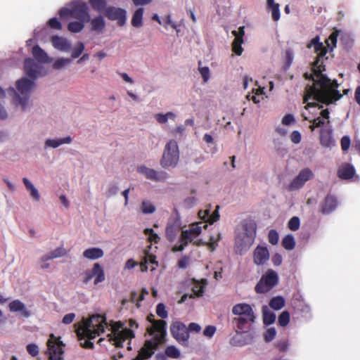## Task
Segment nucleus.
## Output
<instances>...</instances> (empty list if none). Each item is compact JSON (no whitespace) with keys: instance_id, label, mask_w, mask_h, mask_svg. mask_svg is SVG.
I'll list each match as a JSON object with an SVG mask.
<instances>
[{"instance_id":"f257e3e1","label":"nucleus","mask_w":360,"mask_h":360,"mask_svg":"<svg viewBox=\"0 0 360 360\" xmlns=\"http://www.w3.org/2000/svg\"><path fill=\"white\" fill-rule=\"evenodd\" d=\"M314 47L317 54L316 60L312 63V73H305V79H311L312 85H307L304 94V103L312 98L318 102L329 105L340 100L342 95L338 90L339 84L336 79H330L326 74L324 60L328 59L326 56L328 53L327 47L319 41V37L313 38L307 45V48Z\"/></svg>"},{"instance_id":"f03ea898","label":"nucleus","mask_w":360,"mask_h":360,"mask_svg":"<svg viewBox=\"0 0 360 360\" xmlns=\"http://www.w3.org/2000/svg\"><path fill=\"white\" fill-rule=\"evenodd\" d=\"M233 314L236 317L233 319V323L238 330L248 332L255 322L256 316L252 307L247 303H238L232 308Z\"/></svg>"},{"instance_id":"7ed1b4c3","label":"nucleus","mask_w":360,"mask_h":360,"mask_svg":"<svg viewBox=\"0 0 360 360\" xmlns=\"http://www.w3.org/2000/svg\"><path fill=\"white\" fill-rule=\"evenodd\" d=\"M105 326V316L100 314L92 315L77 330L78 338L80 340L83 338L94 339L104 333Z\"/></svg>"},{"instance_id":"20e7f679","label":"nucleus","mask_w":360,"mask_h":360,"mask_svg":"<svg viewBox=\"0 0 360 360\" xmlns=\"http://www.w3.org/2000/svg\"><path fill=\"white\" fill-rule=\"evenodd\" d=\"M34 86L33 79L23 77L16 82V89L10 88L8 92L13 95V100L16 105H20L25 110L29 102L30 94Z\"/></svg>"},{"instance_id":"39448f33","label":"nucleus","mask_w":360,"mask_h":360,"mask_svg":"<svg viewBox=\"0 0 360 360\" xmlns=\"http://www.w3.org/2000/svg\"><path fill=\"white\" fill-rule=\"evenodd\" d=\"M58 14L62 18L70 16L72 18L86 22L90 20L89 6L86 2L81 0L72 1L68 8H60Z\"/></svg>"},{"instance_id":"423d86ee","label":"nucleus","mask_w":360,"mask_h":360,"mask_svg":"<svg viewBox=\"0 0 360 360\" xmlns=\"http://www.w3.org/2000/svg\"><path fill=\"white\" fill-rule=\"evenodd\" d=\"M166 338L152 336L150 340H146L143 347L138 352V354L133 360H146L150 358L158 349V347L165 344Z\"/></svg>"},{"instance_id":"0eeeda50","label":"nucleus","mask_w":360,"mask_h":360,"mask_svg":"<svg viewBox=\"0 0 360 360\" xmlns=\"http://www.w3.org/2000/svg\"><path fill=\"white\" fill-rule=\"evenodd\" d=\"M179 152L176 141L171 140L165 146L160 165L164 168L175 167L179 161Z\"/></svg>"},{"instance_id":"6e6552de","label":"nucleus","mask_w":360,"mask_h":360,"mask_svg":"<svg viewBox=\"0 0 360 360\" xmlns=\"http://www.w3.org/2000/svg\"><path fill=\"white\" fill-rule=\"evenodd\" d=\"M278 282V277L276 272L272 269H269L265 274L261 277L255 285V290L257 293H266L276 286Z\"/></svg>"},{"instance_id":"1a4fd4ad","label":"nucleus","mask_w":360,"mask_h":360,"mask_svg":"<svg viewBox=\"0 0 360 360\" xmlns=\"http://www.w3.org/2000/svg\"><path fill=\"white\" fill-rule=\"evenodd\" d=\"M122 323L119 321L116 322L112 326V333L113 337L110 338V340L113 341V345L116 347H122L123 342L129 339H132L135 337L134 331L130 328H124L120 330L122 328Z\"/></svg>"},{"instance_id":"9d476101","label":"nucleus","mask_w":360,"mask_h":360,"mask_svg":"<svg viewBox=\"0 0 360 360\" xmlns=\"http://www.w3.org/2000/svg\"><path fill=\"white\" fill-rule=\"evenodd\" d=\"M47 354L48 360H64L63 347L65 345L60 340V338H56L53 334H51L47 341Z\"/></svg>"},{"instance_id":"9b49d317","label":"nucleus","mask_w":360,"mask_h":360,"mask_svg":"<svg viewBox=\"0 0 360 360\" xmlns=\"http://www.w3.org/2000/svg\"><path fill=\"white\" fill-rule=\"evenodd\" d=\"M147 321L151 323L146 328V332L150 336H158L166 338L167 330L166 326L167 323L164 320H155V316L153 314H150L147 316Z\"/></svg>"},{"instance_id":"f8f14e48","label":"nucleus","mask_w":360,"mask_h":360,"mask_svg":"<svg viewBox=\"0 0 360 360\" xmlns=\"http://www.w3.org/2000/svg\"><path fill=\"white\" fill-rule=\"evenodd\" d=\"M172 337L181 345H186L189 338V333L186 325L180 321L174 322L170 327Z\"/></svg>"},{"instance_id":"ddd939ff","label":"nucleus","mask_w":360,"mask_h":360,"mask_svg":"<svg viewBox=\"0 0 360 360\" xmlns=\"http://www.w3.org/2000/svg\"><path fill=\"white\" fill-rule=\"evenodd\" d=\"M103 14L110 20H117L120 27L125 24L127 12L124 8L110 6L105 9Z\"/></svg>"},{"instance_id":"4468645a","label":"nucleus","mask_w":360,"mask_h":360,"mask_svg":"<svg viewBox=\"0 0 360 360\" xmlns=\"http://www.w3.org/2000/svg\"><path fill=\"white\" fill-rule=\"evenodd\" d=\"M313 173L309 168L304 169L300 172L298 175L292 181L289 185L290 191L298 190L302 188L306 181L311 179Z\"/></svg>"},{"instance_id":"2eb2a0df","label":"nucleus","mask_w":360,"mask_h":360,"mask_svg":"<svg viewBox=\"0 0 360 360\" xmlns=\"http://www.w3.org/2000/svg\"><path fill=\"white\" fill-rule=\"evenodd\" d=\"M138 172L145 175L148 179L154 181H165L167 178V174L165 172H158L146 166L139 167Z\"/></svg>"},{"instance_id":"dca6fc26","label":"nucleus","mask_w":360,"mask_h":360,"mask_svg":"<svg viewBox=\"0 0 360 360\" xmlns=\"http://www.w3.org/2000/svg\"><path fill=\"white\" fill-rule=\"evenodd\" d=\"M243 229L245 231V243L250 245L254 242L256 236L257 225L255 222L252 220L245 221Z\"/></svg>"},{"instance_id":"f3484780","label":"nucleus","mask_w":360,"mask_h":360,"mask_svg":"<svg viewBox=\"0 0 360 360\" xmlns=\"http://www.w3.org/2000/svg\"><path fill=\"white\" fill-rule=\"evenodd\" d=\"M337 206V198L330 194H328L320 205L321 212L323 214H328L333 212Z\"/></svg>"},{"instance_id":"a211bd4d","label":"nucleus","mask_w":360,"mask_h":360,"mask_svg":"<svg viewBox=\"0 0 360 360\" xmlns=\"http://www.w3.org/2000/svg\"><path fill=\"white\" fill-rule=\"evenodd\" d=\"M39 65L31 58H26L24 62V70L26 75L31 79H35L38 75Z\"/></svg>"},{"instance_id":"6ab92c4d","label":"nucleus","mask_w":360,"mask_h":360,"mask_svg":"<svg viewBox=\"0 0 360 360\" xmlns=\"http://www.w3.org/2000/svg\"><path fill=\"white\" fill-rule=\"evenodd\" d=\"M269 258V250L266 247L257 246L254 251V262L257 265L264 264Z\"/></svg>"},{"instance_id":"aec40b11","label":"nucleus","mask_w":360,"mask_h":360,"mask_svg":"<svg viewBox=\"0 0 360 360\" xmlns=\"http://www.w3.org/2000/svg\"><path fill=\"white\" fill-rule=\"evenodd\" d=\"M319 139L321 145L324 148H330L335 145L332 130L330 129H321Z\"/></svg>"},{"instance_id":"412c9836","label":"nucleus","mask_w":360,"mask_h":360,"mask_svg":"<svg viewBox=\"0 0 360 360\" xmlns=\"http://www.w3.org/2000/svg\"><path fill=\"white\" fill-rule=\"evenodd\" d=\"M89 22L90 23L91 31L98 34L102 33L105 27V21L104 17L101 15H98L92 19L90 18Z\"/></svg>"},{"instance_id":"4be33fe9","label":"nucleus","mask_w":360,"mask_h":360,"mask_svg":"<svg viewBox=\"0 0 360 360\" xmlns=\"http://www.w3.org/2000/svg\"><path fill=\"white\" fill-rule=\"evenodd\" d=\"M354 167L350 164H344L338 170V176L341 179H351L354 177Z\"/></svg>"},{"instance_id":"5701e85b","label":"nucleus","mask_w":360,"mask_h":360,"mask_svg":"<svg viewBox=\"0 0 360 360\" xmlns=\"http://www.w3.org/2000/svg\"><path fill=\"white\" fill-rule=\"evenodd\" d=\"M9 310L12 312H20V314L25 317L28 318L30 316V312L25 308V304L19 300H15L9 303Z\"/></svg>"},{"instance_id":"b1692460","label":"nucleus","mask_w":360,"mask_h":360,"mask_svg":"<svg viewBox=\"0 0 360 360\" xmlns=\"http://www.w3.org/2000/svg\"><path fill=\"white\" fill-rule=\"evenodd\" d=\"M51 41L55 49L62 51H67L71 47L70 44L65 38L58 35L53 36Z\"/></svg>"},{"instance_id":"393cba45","label":"nucleus","mask_w":360,"mask_h":360,"mask_svg":"<svg viewBox=\"0 0 360 360\" xmlns=\"http://www.w3.org/2000/svg\"><path fill=\"white\" fill-rule=\"evenodd\" d=\"M91 274L95 277L94 284L97 285L105 281V273L103 267L99 263H95L91 268Z\"/></svg>"},{"instance_id":"a878e982","label":"nucleus","mask_w":360,"mask_h":360,"mask_svg":"<svg viewBox=\"0 0 360 360\" xmlns=\"http://www.w3.org/2000/svg\"><path fill=\"white\" fill-rule=\"evenodd\" d=\"M104 252L99 248H90L83 252V256L89 259H97L102 257Z\"/></svg>"},{"instance_id":"bb28decb","label":"nucleus","mask_w":360,"mask_h":360,"mask_svg":"<svg viewBox=\"0 0 360 360\" xmlns=\"http://www.w3.org/2000/svg\"><path fill=\"white\" fill-rule=\"evenodd\" d=\"M67 254L66 250L63 247H59L51 251L47 255H44L41 257L42 262H46L50 259L58 258L65 256Z\"/></svg>"},{"instance_id":"cd10ccee","label":"nucleus","mask_w":360,"mask_h":360,"mask_svg":"<svg viewBox=\"0 0 360 360\" xmlns=\"http://www.w3.org/2000/svg\"><path fill=\"white\" fill-rule=\"evenodd\" d=\"M179 230H180V228L177 224H167V226L166 227V231H165L167 239L169 242H173L176 239V238L179 232Z\"/></svg>"},{"instance_id":"c85d7f7f","label":"nucleus","mask_w":360,"mask_h":360,"mask_svg":"<svg viewBox=\"0 0 360 360\" xmlns=\"http://www.w3.org/2000/svg\"><path fill=\"white\" fill-rule=\"evenodd\" d=\"M32 55L34 58L39 63H46L49 61V57L46 53L38 45L33 46Z\"/></svg>"},{"instance_id":"c756f323","label":"nucleus","mask_w":360,"mask_h":360,"mask_svg":"<svg viewBox=\"0 0 360 360\" xmlns=\"http://www.w3.org/2000/svg\"><path fill=\"white\" fill-rule=\"evenodd\" d=\"M72 142V138L67 136L62 139H47L45 142L46 147H51L56 148L64 143H70Z\"/></svg>"},{"instance_id":"7c9ffc66","label":"nucleus","mask_w":360,"mask_h":360,"mask_svg":"<svg viewBox=\"0 0 360 360\" xmlns=\"http://www.w3.org/2000/svg\"><path fill=\"white\" fill-rule=\"evenodd\" d=\"M23 184L27 191L30 192L31 197L35 200L39 201L40 200V195L38 190L34 186V185L27 179H22Z\"/></svg>"},{"instance_id":"2f4dec72","label":"nucleus","mask_w":360,"mask_h":360,"mask_svg":"<svg viewBox=\"0 0 360 360\" xmlns=\"http://www.w3.org/2000/svg\"><path fill=\"white\" fill-rule=\"evenodd\" d=\"M93 10L98 13L105 12V9L108 8L107 1L105 0H88Z\"/></svg>"},{"instance_id":"473e14b6","label":"nucleus","mask_w":360,"mask_h":360,"mask_svg":"<svg viewBox=\"0 0 360 360\" xmlns=\"http://www.w3.org/2000/svg\"><path fill=\"white\" fill-rule=\"evenodd\" d=\"M262 313L264 325L269 326L274 323L276 321V315L274 312L270 311L266 306L262 307Z\"/></svg>"},{"instance_id":"72a5a7b5","label":"nucleus","mask_w":360,"mask_h":360,"mask_svg":"<svg viewBox=\"0 0 360 360\" xmlns=\"http://www.w3.org/2000/svg\"><path fill=\"white\" fill-rule=\"evenodd\" d=\"M143 8H138L134 13L131 19V25L135 27H140L143 25Z\"/></svg>"},{"instance_id":"f704fd0d","label":"nucleus","mask_w":360,"mask_h":360,"mask_svg":"<svg viewBox=\"0 0 360 360\" xmlns=\"http://www.w3.org/2000/svg\"><path fill=\"white\" fill-rule=\"evenodd\" d=\"M85 23H86V22L78 20L77 21L70 22L68 25V30L72 33L80 32L84 28Z\"/></svg>"},{"instance_id":"c9c22d12","label":"nucleus","mask_w":360,"mask_h":360,"mask_svg":"<svg viewBox=\"0 0 360 360\" xmlns=\"http://www.w3.org/2000/svg\"><path fill=\"white\" fill-rule=\"evenodd\" d=\"M269 307L274 310H279L285 305V300L282 296L274 297L271 299Z\"/></svg>"},{"instance_id":"e433bc0d","label":"nucleus","mask_w":360,"mask_h":360,"mask_svg":"<svg viewBox=\"0 0 360 360\" xmlns=\"http://www.w3.org/2000/svg\"><path fill=\"white\" fill-rule=\"evenodd\" d=\"M282 246L287 250H291L294 249L295 246V242L294 237L292 235L285 236L282 240Z\"/></svg>"},{"instance_id":"4c0bfd02","label":"nucleus","mask_w":360,"mask_h":360,"mask_svg":"<svg viewBox=\"0 0 360 360\" xmlns=\"http://www.w3.org/2000/svg\"><path fill=\"white\" fill-rule=\"evenodd\" d=\"M176 115L172 112H168L166 114L158 113L155 115V118L160 124H165L169 119L174 120Z\"/></svg>"},{"instance_id":"58836bf2","label":"nucleus","mask_w":360,"mask_h":360,"mask_svg":"<svg viewBox=\"0 0 360 360\" xmlns=\"http://www.w3.org/2000/svg\"><path fill=\"white\" fill-rule=\"evenodd\" d=\"M243 42V39H240V37L234 39L232 42V51L238 56H240L243 51V49L241 44Z\"/></svg>"},{"instance_id":"ea45409f","label":"nucleus","mask_w":360,"mask_h":360,"mask_svg":"<svg viewBox=\"0 0 360 360\" xmlns=\"http://www.w3.org/2000/svg\"><path fill=\"white\" fill-rule=\"evenodd\" d=\"M155 259H156L155 256H154L153 255L147 254L145 256L143 261L141 262V271H147V269H148L147 264L148 263L155 264L158 265V262H156Z\"/></svg>"},{"instance_id":"a19ab883","label":"nucleus","mask_w":360,"mask_h":360,"mask_svg":"<svg viewBox=\"0 0 360 360\" xmlns=\"http://www.w3.org/2000/svg\"><path fill=\"white\" fill-rule=\"evenodd\" d=\"M141 212L143 214H152L155 211V207L149 201L143 200L141 205Z\"/></svg>"},{"instance_id":"79ce46f5","label":"nucleus","mask_w":360,"mask_h":360,"mask_svg":"<svg viewBox=\"0 0 360 360\" xmlns=\"http://www.w3.org/2000/svg\"><path fill=\"white\" fill-rule=\"evenodd\" d=\"M165 353L166 356L173 359H177L180 357L181 355L180 351L175 346L173 345L167 347Z\"/></svg>"},{"instance_id":"37998d69","label":"nucleus","mask_w":360,"mask_h":360,"mask_svg":"<svg viewBox=\"0 0 360 360\" xmlns=\"http://www.w3.org/2000/svg\"><path fill=\"white\" fill-rule=\"evenodd\" d=\"M194 238L189 233V231L187 230H184L181 231V235L180 237V242L184 245L186 246L189 243H193Z\"/></svg>"},{"instance_id":"c03bdc74","label":"nucleus","mask_w":360,"mask_h":360,"mask_svg":"<svg viewBox=\"0 0 360 360\" xmlns=\"http://www.w3.org/2000/svg\"><path fill=\"white\" fill-rule=\"evenodd\" d=\"M145 235L148 236V240L154 243H158L160 238L158 235L154 232L153 229H145L143 231Z\"/></svg>"},{"instance_id":"a18cd8bd","label":"nucleus","mask_w":360,"mask_h":360,"mask_svg":"<svg viewBox=\"0 0 360 360\" xmlns=\"http://www.w3.org/2000/svg\"><path fill=\"white\" fill-rule=\"evenodd\" d=\"M202 222H200L197 223L196 224H193L189 229H187V231H189V233L192 236L193 238H195L200 234L202 231Z\"/></svg>"},{"instance_id":"49530a36","label":"nucleus","mask_w":360,"mask_h":360,"mask_svg":"<svg viewBox=\"0 0 360 360\" xmlns=\"http://www.w3.org/2000/svg\"><path fill=\"white\" fill-rule=\"evenodd\" d=\"M278 324L281 326H286L290 321V314L288 311H283L278 316Z\"/></svg>"},{"instance_id":"de8ad7c7","label":"nucleus","mask_w":360,"mask_h":360,"mask_svg":"<svg viewBox=\"0 0 360 360\" xmlns=\"http://www.w3.org/2000/svg\"><path fill=\"white\" fill-rule=\"evenodd\" d=\"M338 36V31L335 30L330 34L329 37L326 41L328 47H329V46H330V45H332V46L330 47L331 50H333V47H335L336 46Z\"/></svg>"},{"instance_id":"09e8293b","label":"nucleus","mask_w":360,"mask_h":360,"mask_svg":"<svg viewBox=\"0 0 360 360\" xmlns=\"http://www.w3.org/2000/svg\"><path fill=\"white\" fill-rule=\"evenodd\" d=\"M193 293L189 295L190 298H194L195 296L201 297L204 293V287L199 284L195 285L192 288Z\"/></svg>"},{"instance_id":"8fccbe9b","label":"nucleus","mask_w":360,"mask_h":360,"mask_svg":"<svg viewBox=\"0 0 360 360\" xmlns=\"http://www.w3.org/2000/svg\"><path fill=\"white\" fill-rule=\"evenodd\" d=\"M70 62L71 60L70 58H59L54 62L53 68L56 70H59L68 65Z\"/></svg>"},{"instance_id":"3c124183","label":"nucleus","mask_w":360,"mask_h":360,"mask_svg":"<svg viewBox=\"0 0 360 360\" xmlns=\"http://www.w3.org/2000/svg\"><path fill=\"white\" fill-rule=\"evenodd\" d=\"M156 314L157 315L162 318L165 319L168 316L167 311L165 309V306L162 303H159L156 307Z\"/></svg>"},{"instance_id":"603ef678","label":"nucleus","mask_w":360,"mask_h":360,"mask_svg":"<svg viewBox=\"0 0 360 360\" xmlns=\"http://www.w3.org/2000/svg\"><path fill=\"white\" fill-rule=\"evenodd\" d=\"M84 49V45L82 42H78L76 47L73 49L71 56L72 58H78Z\"/></svg>"},{"instance_id":"864d4df0","label":"nucleus","mask_w":360,"mask_h":360,"mask_svg":"<svg viewBox=\"0 0 360 360\" xmlns=\"http://www.w3.org/2000/svg\"><path fill=\"white\" fill-rule=\"evenodd\" d=\"M310 122L311 124L309 126V129L311 131H314L315 128L321 127L325 124V120H323L321 117H318L312 120H310Z\"/></svg>"},{"instance_id":"5fc2aeb1","label":"nucleus","mask_w":360,"mask_h":360,"mask_svg":"<svg viewBox=\"0 0 360 360\" xmlns=\"http://www.w3.org/2000/svg\"><path fill=\"white\" fill-rule=\"evenodd\" d=\"M276 335V331L275 328H268L266 330V331L265 332V333L264 334V340L266 342H269L275 338Z\"/></svg>"},{"instance_id":"6e6d98bb","label":"nucleus","mask_w":360,"mask_h":360,"mask_svg":"<svg viewBox=\"0 0 360 360\" xmlns=\"http://www.w3.org/2000/svg\"><path fill=\"white\" fill-rule=\"evenodd\" d=\"M288 226L291 231H297L300 227V219L297 217H292L288 221Z\"/></svg>"},{"instance_id":"4d7b16f0","label":"nucleus","mask_w":360,"mask_h":360,"mask_svg":"<svg viewBox=\"0 0 360 360\" xmlns=\"http://www.w3.org/2000/svg\"><path fill=\"white\" fill-rule=\"evenodd\" d=\"M278 233L276 230L271 229L269 231L268 234V240L271 244L276 245L278 242Z\"/></svg>"},{"instance_id":"13d9d810","label":"nucleus","mask_w":360,"mask_h":360,"mask_svg":"<svg viewBox=\"0 0 360 360\" xmlns=\"http://www.w3.org/2000/svg\"><path fill=\"white\" fill-rule=\"evenodd\" d=\"M267 8L271 11L272 19L274 21H278L280 19L279 4H277Z\"/></svg>"},{"instance_id":"bf43d9fd","label":"nucleus","mask_w":360,"mask_h":360,"mask_svg":"<svg viewBox=\"0 0 360 360\" xmlns=\"http://www.w3.org/2000/svg\"><path fill=\"white\" fill-rule=\"evenodd\" d=\"M27 351L32 356L34 357L39 354V347L36 344L30 343L26 347Z\"/></svg>"},{"instance_id":"052dcab7","label":"nucleus","mask_w":360,"mask_h":360,"mask_svg":"<svg viewBox=\"0 0 360 360\" xmlns=\"http://www.w3.org/2000/svg\"><path fill=\"white\" fill-rule=\"evenodd\" d=\"M221 239V234L219 233L217 234V238H215L214 236H211L210 238L209 243H206V245L209 247L211 251H214L217 246V242Z\"/></svg>"},{"instance_id":"680f3d73","label":"nucleus","mask_w":360,"mask_h":360,"mask_svg":"<svg viewBox=\"0 0 360 360\" xmlns=\"http://www.w3.org/2000/svg\"><path fill=\"white\" fill-rule=\"evenodd\" d=\"M48 25L50 26L51 28L54 30H60L62 29V25L56 18H51L48 22Z\"/></svg>"},{"instance_id":"e2e57ef3","label":"nucleus","mask_w":360,"mask_h":360,"mask_svg":"<svg viewBox=\"0 0 360 360\" xmlns=\"http://www.w3.org/2000/svg\"><path fill=\"white\" fill-rule=\"evenodd\" d=\"M285 64L287 67H290L293 60V52L290 49H288L285 50Z\"/></svg>"},{"instance_id":"0e129e2a","label":"nucleus","mask_w":360,"mask_h":360,"mask_svg":"<svg viewBox=\"0 0 360 360\" xmlns=\"http://www.w3.org/2000/svg\"><path fill=\"white\" fill-rule=\"evenodd\" d=\"M350 139L348 136H344L341 139V148L343 151H346L350 146Z\"/></svg>"},{"instance_id":"69168bd1","label":"nucleus","mask_w":360,"mask_h":360,"mask_svg":"<svg viewBox=\"0 0 360 360\" xmlns=\"http://www.w3.org/2000/svg\"><path fill=\"white\" fill-rule=\"evenodd\" d=\"M219 214L217 210H216L212 214L209 213V215H208V217L207 219V222H208L210 224H212L213 223L217 221L219 219Z\"/></svg>"},{"instance_id":"338daca9","label":"nucleus","mask_w":360,"mask_h":360,"mask_svg":"<svg viewBox=\"0 0 360 360\" xmlns=\"http://www.w3.org/2000/svg\"><path fill=\"white\" fill-rule=\"evenodd\" d=\"M216 328L213 326H207L205 327L203 334L205 336L212 338L215 333Z\"/></svg>"},{"instance_id":"774afa93","label":"nucleus","mask_w":360,"mask_h":360,"mask_svg":"<svg viewBox=\"0 0 360 360\" xmlns=\"http://www.w3.org/2000/svg\"><path fill=\"white\" fill-rule=\"evenodd\" d=\"M290 140L294 143H299L301 141V134L298 131H293L290 134Z\"/></svg>"}]
</instances>
